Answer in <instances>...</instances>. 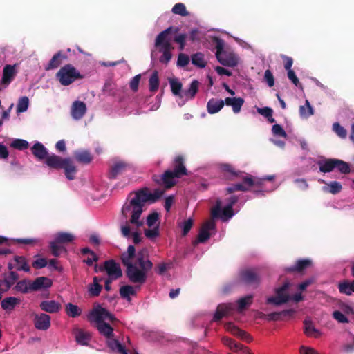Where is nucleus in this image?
Here are the masks:
<instances>
[{"mask_svg": "<svg viewBox=\"0 0 354 354\" xmlns=\"http://www.w3.org/2000/svg\"><path fill=\"white\" fill-rule=\"evenodd\" d=\"M159 214L156 212L150 214L147 218V225L149 227H159Z\"/></svg>", "mask_w": 354, "mask_h": 354, "instance_id": "47", "label": "nucleus"}, {"mask_svg": "<svg viewBox=\"0 0 354 354\" xmlns=\"http://www.w3.org/2000/svg\"><path fill=\"white\" fill-rule=\"evenodd\" d=\"M35 327L40 330H46L50 326V317L45 313L37 314L34 318Z\"/></svg>", "mask_w": 354, "mask_h": 354, "instance_id": "16", "label": "nucleus"}, {"mask_svg": "<svg viewBox=\"0 0 354 354\" xmlns=\"http://www.w3.org/2000/svg\"><path fill=\"white\" fill-rule=\"evenodd\" d=\"M75 157L77 161L86 164L89 163L92 160L91 154L86 151H75Z\"/></svg>", "mask_w": 354, "mask_h": 354, "instance_id": "34", "label": "nucleus"}, {"mask_svg": "<svg viewBox=\"0 0 354 354\" xmlns=\"http://www.w3.org/2000/svg\"><path fill=\"white\" fill-rule=\"evenodd\" d=\"M252 301V296L248 295L239 299L236 304L228 303L221 304L218 306L214 316L215 321L220 320L225 316L232 315L235 311L241 313L246 307L249 306Z\"/></svg>", "mask_w": 354, "mask_h": 354, "instance_id": "4", "label": "nucleus"}, {"mask_svg": "<svg viewBox=\"0 0 354 354\" xmlns=\"http://www.w3.org/2000/svg\"><path fill=\"white\" fill-rule=\"evenodd\" d=\"M187 174V169L183 165V158L178 156L175 159L174 171L167 170L158 178H154L157 183L164 185L166 188L171 187L176 183V179Z\"/></svg>", "mask_w": 354, "mask_h": 354, "instance_id": "5", "label": "nucleus"}, {"mask_svg": "<svg viewBox=\"0 0 354 354\" xmlns=\"http://www.w3.org/2000/svg\"><path fill=\"white\" fill-rule=\"evenodd\" d=\"M322 189L324 192H328L331 194H335L341 191L342 185L337 181H333L327 184L326 186L323 187Z\"/></svg>", "mask_w": 354, "mask_h": 354, "instance_id": "37", "label": "nucleus"}, {"mask_svg": "<svg viewBox=\"0 0 354 354\" xmlns=\"http://www.w3.org/2000/svg\"><path fill=\"white\" fill-rule=\"evenodd\" d=\"M177 31H178V29L174 28L172 35L176 33ZM186 38H187V35L185 34H179L176 36H175L174 37H172V41H174L177 44H178L180 50H183L185 46Z\"/></svg>", "mask_w": 354, "mask_h": 354, "instance_id": "41", "label": "nucleus"}, {"mask_svg": "<svg viewBox=\"0 0 354 354\" xmlns=\"http://www.w3.org/2000/svg\"><path fill=\"white\" fill-rule=\"evenodd\" d=\"M192 225L193 220L192 218H188L179 224L180 227L182 229L183 236L186 235L189 232Z\"/></svg>", "mask_w": 354, "mask_h": 354, "instance_id": "58", "label": "nucleus"}, {"mask_svg": "<svg viewBox=\"0 0 354 354\" xmlns=\"http://www.w3.org/2000/svg\"><path fill=\"white\" fill-rule=\"evenodd\" d=\"M224 102L227 106L232 108L234 113H239L244 104V100L242 97H226Z\"/></svg>", "mask_w": 354, "mask_h": 354, "instance_id": "22", "label": "nucleus"}, {"mask_svg": "<svg viewBox=\"0 0 354 354\" xmlns=\"http://www.w3.org/2000/svg\"><path fill=\"white\" fill-rule=\"evenodd\" d=\"M335 168L342 174H348L350 172L349 165L341 160L335 159Z\"/></svg>", "mask_w": 354, "mask_h": 354, "instance_id": "49", "label": "nucleus"}, {"mask_svg": "<svg viewBox=\"0 0 354 354\" xmlns=\"http://www.w3.org/2000/svg\"><path fill=\"white\" fill-rule=\"evenodd\" d=\"M310 263H311V261L308 259L299 260L296 263L295 266L293 268H289V270L290 271H294V270L301 271L305 268L309 266L310 265Z\"/></svg>", "mask_w": 354, "mask_h": 354, "instance_id": "52", "label": "nucleus"}, {"mask_svg": "<svg viewBox=\"0 0 354 354\" xmlns=\"http://www.w3.org/2000/svg\"><path fill=\"white\" fill-rule=\"evenodd\" d=\"M128 167L129 165L122 161L115 162L111 167V175L115 177L119 173L125 170Z\"/></svg>", "mask_w": 354, "mask_h": 354, "instance_id": "35", "label": "nucleus"}, {"mask_svg": "<svg viewBox=\"0 0 354 354\" xmlns=\"http://www.w3.org/2000/svg\"><path fill=\"white\" fill-rule=\"evenodd\" d=\"M192 62L199 68H204L205 66L204 56L201 53H197L192 56Z\"/></svg>", "mask_w": 354, "mask_h": 354, "instance_id": "45", "label": "nucleus"}, {"mask_svg": "<svg viewBox=\"0 0 354 354\" xmlns=\"http://www.w3.org/2000/svg\"><path fill=\"white\" fill-rule=\"evenodd\" d=\"M299 354H320L313 347L307 346H301L299 349Z\"/></svg>", "mask_w": 354, "mask_h": 354, "instance_id": "64", "label": "nucleus"}, {"mask_svg": "<svg viewBox=\"0 0 354 354\" xmlns=\"http://www.w3.org/2000/svg\"><path fill=\"white\" fill-rule=\"evenodd\" d=\"M352 289L351 282L344 281L339 283V290L341 293L351 295L353 292Z\"/></svg>", "mask_w": 354, "mask_h": 354, "instance_id": "53", "label": "nucleus"}, {"mask_svg": "<svg viewBox=\"0 0 354 354\" xmlns=\"http://www.w3.org/2000/svg\"><path fill=\"white\" fill-rule=\"evenodd\" d=\"M86 111V104L81 101H75L71 106V114L72 118L78 120L83 118Z\"/></svg>", "mask_w": 354, "mask_h": 354, "instance_id": "17", "label": "nucleus"}, {"mask_svg": "<svg viewBox=\"0 0 354 354\" xmlns=\"http://www.w3.org/2000/svg\"><path fill=\"white\" fill-rule=\"evenodd\" d=\"M46 164L53 168H63L68 180L75 178L76 167L70 158H62L55 154H51L46 158Z\"/></svg>", "mask_w": 354, "mask_h": 354, "instance_id": "6", "label": "nucleus"}, {"mask_svg": "<svg viewBox=\"0 0 354 354\" xmlns=\"http://www.w3.org/2000/svg\"><path fill=\"white\" fill-rule=\"evenodd\" d=\"M174 27L170 26L158 35L155 41V46L159 47L160 52L162 53L160 57V62L167 64L171 59V50L174 49L171 44L172 32Z\"/></svg>", "mask_w": 354, "mask_h": 354, "instance_id": "3", "label": "nucleus"}, {"mask_svg": "<svg viewBox=\"0 0 354 354\" xmlns=\"http://www.w3.org/2000/svg\"><path fill=\"white\" fill-rule=\"evenodd\" d=\"M14 261L15 263V265L12 263L8 264V268L10 270L16 268L17 270H23L25 272L30 271V268L28 266L26 259L24 257H15Z\"/></svg>", "mask_w": 354, "mask_h": 354, "instance_id": "24", "label": "nucleus"}, {"mask_svg": "<svg viewBox=\"0 0 354 354\" xmlns=\"http://www.w3.org/2000/svg\"><path fill=\"white\" fill-rule=\"evenodd\" d=\"M67 59V55L59 50L55 53L49 62L44 66L46 71H50L57 68Z\"/></svg>", "mask_w": 354, "mask_h": 354, "instance_id": "18", "label": "nucleus"}, {"mask_svg": "<svg viewBox=\"0 0 354 354\" xmlns=\"http://www.w3.org/2000/svg\"><path fill=\"white\" fill-rule=\"evenodd\" d=\"M272 132L273 135L277 136H281L283 138H286L287 134L286 131L283 130V129L281 127L279 124H274L272 128Z\"/></svg>", "mask_w": 354, "mask_h": 354, "instance_id": "61", "label": "nucleus"}, {"mask_svg": "<svg viewBox=\"0 0 354 354\" xmlns=\"http://www.w3.org/2000/svg\"><path fill=\"white\" fill-rule=\"evenodd\" d=\"M51 286V279L46 277H40L32 281V290H33V291L48 288Z\"/></svg>", "mask_w": 354, "mask_h": 354, "instance_id": "23", "label": "nucleus"}, {"mask_svg": "<svg viewBox=\"0 0 354 354\" xmlns=\"http://www.w3.org/2000/svg\"><path fill=\"white\" fill-rule=\"evenodd\" d=\"M164 191L156 189L153 192L142 189L131 195L122 208V216L127 219L130 218V223L136 227L143 225L140 217L143 212V207L147 202L154 203L163 195Z\"/></svg>", "mask_w": 354, "mask_h": 354, "instance_id": "2", "label": "nucleus"}, {"mask_svg": "<svg viewBox=\"0 0 354 354\" xmlns=\"http://www.w3.org/2000/svg\"><path fill=\"white\" fill-rule=\"evenodd\" d=\"M142 83L147 81L145 77H142V75L138 74L134 76L129 83L130 88H138L140 82Z\"/></svg>", "mask_w": 354, "mask_h": 354, "instance_id": "57", "label": "nucleus"}, {"mask_svg": "<svg viewBox=\"0 0 354 354\" xmlns=\"http://www.w3.org/2000/svg\"><path fill=\"white\" fill-rule=\"evenodd\" d=\"M39 307L44 312L56 313L61 310L62 305L55 300H44L40 303Z\"/></svg>", "mask_w": 354, "mask_h": 354, "instance_id": "19", "label": "nucleus"}, {"mask_svg": "<svg viewBox=\"0 0 354 354\" xmlns=\"http://www.w3.org/2000/svg\"><path fill=\"white\" fill-rule=\"evenodd\" d=\"M101 280V279H98L96 277L93 278V283L88 287V292L91 295L97 296L100 294L102 288V286L99 284Z\"/></svg>", "mask_w": 354, "mask_h": 354, "instance_id": "33", "label": "nucleus"}, {"mask_svg": "<svg viewBox=\"0 0 354 354\" xmlns=\"http://www.w3.org/2000/svg\"><path fill=\"white\" fill-rule=\"evenodd\" d=\"M172 12L175 15H179L182 17H187L189 15V12L187 10L185 4L178 3L174 6L171 10Z\"/></svg>", "mask_w": 354, "mask_h": 354, "instance_id": "42", "label": "nucleus"}, {"mask_svg": "<svg viewBox=\"0 0 354 354\" xmlns=\"http://www.w3.org/2000/svg\"><path fill=\"white\" fill-rule=\"evenodd\" d=\"M50 248L53 255L59 256L65 251V248L61 245L60 243L54 240L50 243Z\"/></svg>", "mask_w": 354, "mask_h": 354, "instance_id": "50", "label": "nucleus"}, {"mask_svg": "<svg viewBox=\"0 0 354 354\" xmlns=\"http://www.w3.org/2000/svg\"><path fill=\"white\" fill-rule=\"evenodd\" d=\"M66 312L69 317H76L81 315L82 310L77 305L69 303L66 306Z\"/></svg>", "mask_w": 354, "mask_h": 354, "instance_id": "36", "label": "nucleus"}, {"mask_svg": "<svg viewBox=\"0 0 354 354\" xmlns=\"http://www.w3.org/2000/svg\"><path fill=\"white\" fill-rule=\"evenodd\" d=\"M15 288L17 291L21 292L22 293H28L29 292H32L33 291V290H32V281H20L17 282V283L16 284Z\"/></svg>", "mask_w": 354, "mask_h": 354, "instance_id": "31", "label": "nucleus"}, {"mask_svg": "<svg viewBox=\"0 0 354 354\" xmlns=\"http://www.w3.org/2000/svg\"><path fill=\"white\" fill-rule=\"evenodd\" d=\"M289 283H285L281 288L276 289V296L270 297L267 299L268 304H272L279 306L286 303L288 301L292 299L295 302H299L302 300L303 297L301 293H297L292 297H290L288 293L289 288Z\"/></svg>", "mask_w": 354, "mask_h": 354, "instance_id": "8", "label": "nucleus"}, {"mask_svg": "<svg viewBox=\"0 0 354 354\" xmlns=\"http://www.w3.org/2000/svg\"><path fill=\"white\" fill-rule=\"evenodd\" d=\"M223 344L227 346L232 351L236 353L238 352L239 346L240 344L236 343L232 339L227 337H223L221 339Z\"/></svg>", "mask_w": 354, "mask_h": 354, "instance_id": "46", "label": "nucleus"}, {"mask_svg": "<svg viewBox=\"0 0 354 354\" xmlns=\"http://www.w3.org/2000/svg\"><path fill=\"white\" fill-rule=\"evenodd\" d=\"M171 266H172V263H161L158 265V266L156 268V272L158 274L162 275L166 271H167L169 269H171Z\"/></svg>", "mask_w": 354, "mask_h": 354, "instance_id": "63", "label": "nucleus"}, {"mask_svg": "<svg viewBox=\"0 0 354 354\" xmlns=\"http://www.w3.org/2000/svg\"><path fill=\"white\" fill-rule=\"evenodd\" d=\"M216 48V57L222 65L231 67L237 65L238 57L233 53L223 51V42L222 40H218Z\"/></svg>", "mask_w": 354, "mask_h": 354, "instance_id": "10", "label": "nucleus"}, {"mask_svg": "<svg viewBox=\"0 0 354 354\" xmlns=\"http://www.w3.org/2000/svg\"><path fill=\"white\" fill-rule=\"evenodd\" d=\"M82 253L84 255H88L87 258L84 260V262L88 266H91L93 262L97 260V255L87 248H83Z\"/></svg>", "mask_w": 354, "mask_h": 354, "instance_id": "39", "label": "nucleus"}, {"mask_svg": "<svg viewBox=\"0 0 354 354\" xmlns=\"http://www.w3.org/2000/svg\"><path fill=\"white\" fill-rule=\"evenodd\" d=\"M74 333L77 342L81 345H86L91 339L90 333L82 329H76Z\"/></svg>", "mask_w": 354, "mask_h": 354, "instance_id": "28", "label": "nucleus"}, {"mask_svg": "<svg viewBox=\"0 0 354 354\" xmlns=\"http://www.w3.org/2000/svg\"><path fill=\"white\" fill-rule=\"evenodd\" d=\"M304 333L308 337L315 338H317L322 335V333L314 326L311 320L308 319L304 321Z\"/></svg>", "mask_w": 354, "mask_h": 354, "instance_id": "25", "label": "nucleus"}, {"mask_svg": "<svg viewBox=\"0 0 354 354\" xmlns=\"http://www.w3.org/2000/svg\"><path fill=\"white\" fill-rule=\"evenodd\" d=\"M254 183L255 181L250 176H246L244 178L243 183H237L229 187L227 192L232 193L235 191H246Z\"/></svg>", "mask_w": 354, "mask_h": 354, "instance_id": "20", "label": "nucleus"}, {"mask_svg": "<svg viewBox=\"0 0 354 354\" xmlns=\"http://www.w3.org/2000/svg\"><path fill=\"white\" fill-rule=\"evenodd\" d=\"M227 331L232 335L239 337L240 339L250 342L252 340V337L244 330H241L237 326L232 322H228L225 326Z\"/></svg>", "mask_w": 354, "mask_h": 354, "instance_id": "15", "label": "nucleus"}, {"mask_svg": "<svg viewBox=\"0 0 354 354\" xmlns=\"http://www.w3.org/2000/svg\"><path fill=\"white\" fill-rule=\"evenodd\" d=\"M237 198L231 196L227 204L222 209V202L217 200L216 205L212 209V216L214 218L220 217L223 221H225L234 216L232 206L236 203Z\"/></svg>", "mask_w": 354, "mask_h": 354, "instance_id": "9", "label": "nucleus"}, {"mask_svg": "<svg viewBox=\"0 0 354 354\" xmlns=\"http://www.w3.org/2000/svg\"><path fill=\"white\" fill-rule=\"evenodd\" d=\"M20 299L16 297H7L2 300L1 307L5 310H12L15 307L20 304Z\"/></svg>", "mask_w": 354, "mask_h": 354, "instance_id": "29", "label": "nucleus"}, {"mask_svg": "<svg viewBox=\"0 0 354 354\" xmlns=\"http://www.w3.org/2000/svg\"><path fill=\"white\" fill-rule=\"evenodd\" d=\"M17 73V64H6L3 68V75L1 82L4 86H8L15 77Z\"/></svg>", "mask_w": 354, "mask_h": 354, "instance_id": "13", "label": "nucleus"}, {"mask_svg": "<svg viewBox=\"0 0 354 354\" xmlns=\"http://www.w3.org/2000/svg\"><path fill=\"white\" fill-rule=\"evenodd\" d=\"M10 147L19 150H24L28 148V142L22 139H15L10 143Z\"/></svg>", "mask_w": 354, "mask_h": 354, "instance_id": "48", "label": "nucleus"}, {"mask_svg": "<svg viewBox=\"0 0 354 354\" xmlns=\"http://www.w3.org/2000/svg\"><path fill=\"white\" fill-rule=\"evenodd\" d=\"M224 104V100L211 99L209 100L207 104V111L211 114L216 113L223 107Z\"/></svg>", "mask_w": 354, "mask_h": 354, "instance_id": "27", "label": "nucleus"}, {"mask_svg": "<svg viewBox=\"0 0 354 354\" xmlns=\"http://www.w3.org/2000/svg\"><path fill=\"white\" fill-rule=\"evenodd\" d=\"M56 77L62 86H68L77 80L84 77L73 65L68 64L62 66L57 73Z\"/></svg>", "mask_w": 354, "mask_h": 354, "instance_id": "7", "label": "nucleus"}, {"mask_svg": "<svg viewBox=\"0 0 354 354\" xmlns=\"http://www.w3.org/2000/svg\"><path fill=\"white\" fill-rule=\"evenodd\" d=\"M171 91L178 105L182 106L195 96L197 90H171Z\"/></svg>", "mask_w": 354, "mask_h": 354, "instance_id": "12", "label": "nucleus"}, {"mask_svg": "<svg viewBox=\"0 0 354 354\" xmlns=\"http://www.w3.org/2000/svg\"><path fill=\"white\" fill-rule=\"evenodd\" d=\"M28 104L29 100L27 97H23L20 98L17 106V113H22L26 111L28 109Z\"/></svg>", "mask_w": 354, "mask_h": 354, "instance_id": "55", "label": "nucleus"}, {"mask_svg": "<svg viewBox=\"0 0 354 354\" xmlns=\"http://www.w3.org/2000/svg\"><path fill=\"white\" fill-rule=\"evenodd\" d=\"M215 224L213 221H208L205 222L201 227L197 241L198 243H203L209 239L211 232L214 230Z\"/></svg>", "mask_w": 354, "mask_h": 354, "instance_id": "14", "label": "nucleus"}, {"mask_svg": "<svg viewBox=\"0 0 354 354\" xmlns=\"http://www.w3.org/2000/svg\"><path fill=\"white\" fill-rule=\"evenodd\" d=\"M333 129L336 133V134L342 138H345L347 135L346 130L341 126L338 122H335L333 125Z\"/></svg>", "mask_w": 354, "mask_h": 354, "instance_id": "59", "label": "nucleus"}, {"mask_svg": "<svg viewBox=\"0 0 354 354\" xmlns=\"http://www.w3.org/2000/svg\"><path fill=\"white\" fill-rule=\"evenodd\" d=\"M31 150L33 155L39 160L45 159L48 156L46 148L39 142H35Z\"/></svg>", "mask_w": 354, "mask_h": 354, "instance_id": "26", "label": "nucleus"}, {"mask_svg": "<svg viewBox=\"0 0 354 354\" xmlns=\"http://www.w3.org/2000/svg\"><path fill=\"white\" fill-rule=\"evenodd\" d=\"M120 230L122 236L125 238L129 239L130 236H132L134 243H138L141 241L142 237L140 234L136 231L131 233V230L128 223L121 225Z\"/></svg>", "mask_w": 354, "mask_h": 354, "instance_id": "21", "label": "nucleus"}, {"mask_svg": "<svg viewBox=\"0 0 354 354\" xmlns=\"http://www.w3.org/2000/svg\"><path fill=\"white\" fill-rule=\"evenodd\" d=\"M190 59L188 55L184 53H180L178 57V66L184 67L189 63Z\"/></svg>", "mask_w": 354, "mask_h": 354, "instance_id": "62", "label": "nucleus"}, {"mask_svg": "<svg viewBox=\"0 0 354 354\" xmlns=\"http://www.w3.org/2000/svg\"><path fill=\"white\" fill-rule=\"evenodd\" d=\"M287 77L295 87L302 88V86L299 80V78L293 70H289L287 71Z\"/></svg>", "mask_w": 354, "mask_h": 354, "instance_id": "54", "label": "nucleus"}, {"mask_svg": "<svg viewBox=\"0 0 354 354\" xmlns=\"http://www.w3.org/2000/svg\"><path fill=\"white\" fill-rule=\"evenodd\" d=\"M100 271H105L108 279L116 280L122 276V270L118 263L113 260L104 262V266L100 268Z\"/></svg>", "mask_w": 354, "mask_h": 354, "instance_id": "11", "label": "nucleus"}, {"mask_svg": "<svg viewBox=\"0 0 354 354\" xmlns=\"http://www.w3.org/2000/svg\"><path fill=\"white\" fill-rule=\"evenodd\" d=\"M319 170L322 172L327 173L335 168V159H328L319 162Z\"/></svg>", "mask_w": 354, "mask_h": 354, "instance_id": "32", "label": "nucleus"}, {"mask_svg": "<svg viewBox=\"0 0 354 354\" xmlns=\"http://www.w3.org/2000/svg\"><path fill=\"white\" fill-rule=\"evenodd\" d=\"M242 279L247 283H253L257 281L258 277L253 270H247L241 273Z\"/></svg>", "mask_w": 354, "mask_h": 354, "instance_id": "43", "label": "nucleus"}, {"mask_svg": "<svg viewBox=\"0 0 354 354\" xmlns=\"http://www.w3.org/2000/svg\"><path fill=\"white\" fill-rule=\"evenodd\" d=\"M149 88H158L159 77L156 71H153L149 79Z\"/></svg>", "mask_w": 354, "mask_h": 354, "instance_id": "56", "label": "nucleus"}, {"mask_svg": "<svg viewBox=\"0 0 354 354\" xmlns=\"http://www.w3.org/2000/svg\"><path fill=\"white\" fill-rule=\"evenodd\" d=\"M120 293L123 298H129L131 295H135L136 290L131 286H124L120 288Z\"/></svg>", "mask_w": 354, "mask_h": 354, "instance_id": "51", "label": "nucleus"}, {"mask_svg": "<svg viewBox=\"0 0 354 354\" xmlns=\"http://www.w3.org/2000/svg\"><path fill=\"white\" fill-rule=\"evenodd\" d=\"M257 112L261 115L264 116L269 122L274 123L275 120L272 117L273 111L271 108L269 107H263V108H257Z\"/></svg>", "mask_w": 354, "mask_h": 354, "instance_id": "40", "label": "nucleus"}, {"mask_svg": "<svg viewBox=\"0 0 354 354\" xmlns=\"http://www.w3.org/2000/svg\"><path fill=\"white\" fill-rule=\"evenodd\" d=\"M314 110L312 106L310 104L308 100H306L304 105H301L299 107V115L302 118H308L313 115Z\"/></svg>", "mask_w": 354, "mask_h": 354, "instance_id": "30", "label": "nucleus"}, {"mask_svg": "<svg viewBox=\"0 0 354 354\" xmlns=\"http://www.w3.org/2000/svg\"><path fill=\"white\" fill-rule=\"evenodd\" d=\"M74 239V236L72 234L67 232H59L55 236V240L60 243H65L71 242Z\"/></svg>", "mask_w": 354, "mask_h": 354, "instance_id": "38", "label": "nucleus"}, {"mask_svg": "<svg viewBox=\"0 0 354 354\" xmlns=\"http://www.w3.org/2000/svg\"><path fill=\"white\" fill-rule=\"evenodd\" d=\"M263 80L269 87H272L274 85V77L271 71L266 70L265 71Z\"/></svg>", "mask_w": 354, "mask_h": 354, "instance_id": "60", "label": "nucleus"}, {"mask_svg": "<svg viewBox=\"0 0 354 354\" xmlns=\"http://www.w3.org/2000/svg\"><path fill=\"white\" fill-rule=\"evenodd\" d=\"M221 168L224 174L229 178L236 177L241 174L239 172H236L234 169L230 165H222Z\"/></svg>", "mask_w": 354, "mask_h": 354, "instance_id": "44", "label": "nucleus"}, {"mask_svg": "<svg viewBox=\"0 0 354 354\" xmlns=\"http://www.w3.org/2000/svg\"><path fill=\"white\" fill-rule=\"evenodd\" d=\"M122 263L127 268L129 279L135 283H144L153 263L149 259L148 250L142 248L138 252L133 245H129L127 250L121 255Z\"/></svg>", "mask_w": 354, "mask_h": 354, "instance_id": "1", "label": "nucleus"}]
</instances>
